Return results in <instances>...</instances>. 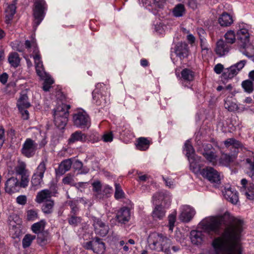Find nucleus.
<instances>
[{
	"label": "nucleus",
	"instance_id": "nucleus-16",
	"mask_svg": "<svg viewBox=\"0 0 254 254\" xmlns=\"http://www.w3.org/2000/svg\"><path fill=\"white\" fill-rule=\"evenodd\" d=\"M195 213L194 209L188 205L184 206L182 212L179 216V219L186 222H189Z\"/></svg>",
	"mask_w": 254,
	"mask_h": 254
},
{
	"label": "nucleus",
	"instance_id": "nucleus-49",
	"mask_svg": "<svg viewBox=\"0 0 254 254\" xmlns=\"http://www.w3.org/2000/svg\"><path fill=\"white\" fill-rule=\"evenodd\" d=\"M115 197L117 199H119L125 197V193L122 190L120 185L118 184H115Z\"/></svg>",
	"mask_w": 254,
	"mask_h": 254
},
{
	"label": "nucleus",
	"instance_id": "nucleus-57",
	"mask_svg": "<svg viewBox=\"0 0 254 254\" xmlns=\"http://www.w3.org/2000/svg\"><path fill=\"white\" fill-rule=\"evenodd\" d=\"M16 202L21 205H25L27 202V197L25 195H21L16 198Z\"/></svg>",
	"mask_w": 254,
	"mask_h": 254
},
{
	"label": "nucleus",
	"instance_id": "nucleus-46",
	"mask_svg": "<svg viewBox=\"0 0 254 254\" xmlns=\"http://www.w3.org/2000/svg\"><path fill=\"white\" fill-rule=\"evenodd\" d=\"M46 170V162L44 161L41 162L38 166L34 174L40 177H44V174Z\"/></svg>",
	"mask_w": 254,
	"mask_h": 254
},
{
	"label": "nucleus",
	"instance_id": "nucleus-52",
	"mask_svg": "<svg viewBox=\"0 0 254 254\" xmlns=\"http://www.w3.org/2000/svg\"><path fill=\"white\" fill-rule=\"evenodd\" d=\"M176 212L175 211L168 216L169 230L172 231L176 220Z\"/></svg>",
	"mask_w": 254,
	"mask_h": 254
},
{
	"label": "nucleus",
	"instance_id": "nucleus-1",
	"mask_svg": "<svg viewBox=\"0 0 254 254\" xmlns=\"http://www.w3.org/2000/svg\"><path fill=\"white\" fill-rule=\"evenodd\" d=\"M229 223L220 237L212 242L215 254H241L240 238L243 221L225 212L220 217H211L201 222L203 230L209 235H219L223 223Z\"/></svg>",
	"mask_w": 254,
	"mask_h": 254
},
{
	"label": "nucleus",
	"instance_id": "nucleus-10",
	"mask_svg": "<svg viewBox=\"0 0 254 254\" xmlns=\"http://www.w3.org/2000/svg\"><path fill=\"white\" fill-rule=\"evenodd\" d=\"M93 226L95 234L100 236L104 237L109 232V226L99 218H93Z\"/></svg>",
	"mask_w": 254,
	"mask_h": 254
},
{
	"label": "nucleus",
	"instance_id": "nucleus-21",
	"mask_svg": "<svg viewBox=\"0 0 254 254\" xmlns=\"http://www.w3.org/2000/svg\"><path fill=\"white\" fill-rule=\"evenodd\" d=\"M93 252L98 254H103L105 251V243L101 240L95 237L93 239Z\"/></svg>",
	"mask_w": 254,
	"mask_h": 254
},
{
	"label": "nucleus",
	"instance_id": "nucleus-41",
	"mask_svg": "<svg viewBox=\"0 0 254 254\" xmlns=\"http://www.w3.org/2000/svg\"><path fill=\"white\" fill-rule=\"evenodd\" d=\"M36 239L35 235L26 234L22 240V247L24 249L28 248L31 245L32 241Z\"/></svg>",
	"mask_w": 254,
	"mask_h": 254
},
{
	"label": "nucleus",
	"instance_id": "nucleus-45",
	"mask_svg": "<svg viewBox=\"0 0 254 254\" xmlns=\"http://www.w3.org/2000/svg\"><path fill=\"white\" fill-rule=\"evenodd\" d=\"M190 162V170L194 173H197L199 170V165L198 164L196 157L188 159Z\"/></svg>",
	"mask_w": 254,
	"mask_h": 254
},
{
	"label": "nucleus",
	"instance_id": "nucleus-48",
	"mask_svg": "<svg viewBox=\"0 0 254 254\" xmlns=\"http://www.w3.org/2000/svg\"><path fill=\"white\" fill-rule=\"evenodd\" d=\"M93 190L96 192L95 195L97 198L101 199L102 196L100 193L101 184L99 181H96L92 184Z\"/></svg>",
	"mask_w": 254,
	"mask_h": 254
},
{
	"label": "nucleus",
	"instance_id": "nucleus-14",
	"mask_svg": "<svg viewBox=\"0 0 254 254\" xmlns=\"http://www.w3.org/2000/svg\"><path fill=\"white\" fill-rule=\"evenodd\" d=\"M20 189L19 185V180L15 177L8 179L5 184V190L8 193H12L18 191Z\"/></svg>",
	"mask_w": 254,
	"mask_h": 254
},
{
	"label": "nucleus",
	"instance_id": "nucleus-37",
	"mask_svg": "<svg viewBox=\"0 0 254 254\" xmlns=\"http://www.w3.org/2000/svg\"><path fill=\"white\" fill-rule=\"evenodd\" d=\"M8 60L12 66L17 67L19 65L20 59L18 54L14 52L9 55Z\"/></svg>",
	"mask_w": 254,
	"mask_h": 254
},
{
	"label": "nucleus",
	"instance_id": "nucleus-55",
	"mask_svg": "<svg viewBox=\"0 0 254 254\" xmlns=\"http://www.w3.org/2000/svg\"><path fill=\"white\" fill-rule=\"evenodd\" d=\"M38 217V213L36 210L30 209L27 211V219L34 220Z\"/></svg>",
	"mask_w": 254,
	"mask_h": 254
},
{
	"label": "nucleus",
	"instance_id": "nucleus-27",
	"mask_svg": "<svg viewBox=\"0 0 254 254\" xmlns=\"http://www.w3.org/2000/svg\"><path fill=\"white\" fill-rule=\"evenodd\" d=\"M16 12V6L15 4H11L8 5L5 10V22L9 24L13 19V16Z\"/></svg>",
	"mask_w": 254,
	"mask_h": 254
},
{
	"label": "nucleus",
	"instance_id": "nucleus-47",
	"mask_svg": "<svg viewBox=\"0 0 254 254\" xmlns=\"http://www.w3.org/2000/svg\"><path fill=\"white\" fill-rule=\"evenodd\" d=\"M21 179L20 182H19L20 188H25L27 187L29 184V179L28 173L20 175Z\"/></svg>",
	"mask_w": 254,
	"mask_h": 254
},
{
	"label": "nucleus",
	"instance_id": "nucleus-13",
	"mask_svg": "<svg viewBox=\"0 0 254 254\" xmlns=\"http://www.w3.org/2000/svg\"><path fill=\"white\" fill-rule=\"evenodd\" d=\"M57 191H52L50 190L45 189L39 191L35 198V201L38 203H42L49 199L52 196H55Z\"/></svg>",
	"mask_w": 254,
	"mask_h": 254
},
{
	"label": "nucleus",
	"instance_id": "nucleus-18",
	"mask_svg": "<svg viewBox=\"0 0 254 254\" xmlns=\"http://www.w3.org/2000/svg\"><path fill=\"white\" fill-rule=\"evenodd\" d=\"M224 144L226 148L231 147V148H233L234 154H237L239 152V149L242 147V143L236 140L233 138H228L224 141Z\"/></svg>",
	"mask_w": 254,
	"mask_h": 254
},
{
	"label": "nucleus",
	"instance_id": "nucleus-38",
	"mask_svg": "<svg viewBox=\"0 0 254 254\" xmlns=\"http://www.w3.org/2000/svg\"><path fill=\"white\" fill-rule=\"evenodd\" d=\"M186 13V9L184 4L179 3L175 5L173 10V15L177 17H182Z\"/></svg>",
	"mask_w": 254,
	"mask_h": 254
},
{
	"label": "nucleus",
	"instance_id": "nucleus-56",
	"mask_svg": "<svg viewBox=\"0 0 254 254\" xmlns=\"http://www.w3.org/2000/svg\"><path fill=\"white\" fill-rule=\"evenodd\" d=\"M185 2L192 9H195L197 7V3L196 0H184Z\"/></svg>",
	"mask_w": 254,
	"mask_h": 254
},
{
	"label": "nucleus",
	"instance_id": "nucleus-6",
	"mask_svg": "<svg viewBox=\"0 0 254 254\" xmlns=\"http://www.w3.org/2000/svg\"><path fill=\"white\" fill-rule=\"evenodd\" d=\"M46 2L44 0H37L35 2L34 9V26L37 27L44 17V11L46 9Z\"/></svg>",
	"mask_w": 254,
	"mask_h": 254
},
{
	"label": "nucleus",
	"instance_id": "nucleus-62",
	"mask_svg": "<svg viewBox=\"0 0 254 254\" xmlns=\"http://www.w3.org/2000/svg\"><path fill=\"white\" fill-rule=\"evenodd\" d=\"M156 7L162 8L166 2V0H153Z\"/></svg>",
	"mask_w": 254,
	"mask_h": 254
},
{
	"label": "nucleus",
	"instance_id": "nucleus-28",
	"mask_svg": "<svg viewBox=\"0 0 254 254\" xmlns=\"http://www.w3.org/2000/svg\"><path fill=\"white\" fill-rule=\"evenodd\" d=\"M28 96L26 94L21 95L18 99L17 106L19 110L23 111V109H27L30 106V103L28 101Z\"/></svg>",
	"mask_w": 254,
	"mask_h": 254
},
{
	"label": "nucleus",
	"instance_id": "nucleus-39",
	"mask_svg": "<svg viewBox=\"0 0 254 254\" xmlns=\"http://www.w3.org/2000/svg\"><path fill=\"white\" fill-rule=\"evenodd\" d=\"M26 164L25 162L18 160V164L15 167V172L19 175L28 173V171L26 169Z\"/></svg>",
	"mask_w": 254,
	"mask_h": 254
},
{
	"label": "nucleus",
	"instance_id": "nucleus-3",
	"mask_svg": "<svg viewBox=\"0 0 254 254\" xmlns=\"http://www.w3.org/2000/svg\"><path fill=\"white\" fill-rule=\"evenodd\" d=\"M69 105L62 104L59 106L54 112V123L55 126L60 129H64L65 127L67 121L69 113L68 110L70 109Z\"/></svg>",
	"mask_w": 254,
	"mask_h": 254
},
{
	"label": "nucleus",
	"instance_id": "nucleus-59",
	"mask_svg": "<svg viewBox=\"0 0 254 254\" xmlns=\"http://www.w3.org/2000/svg\"><path fill=\"white\" fill-rule=\"evenodd\" d=\"M4 140V129L2 127H0V149L3 145Z\"/></svg>",
	"mask_w": 254,
	"mask_h": 254
},
{
	"label": "nucleus",
	"instance_id": "nucleus-60",
	"mask_svg": "<svg viewBox=\"0 0 254 254\" xmlns=\"http://www.w3.org/2000/svg\"><path fill=\"white\" fill-rule=\"evenodd\" d=\"M113 134L112 132L106 133L103 135L102 138L105 142H111L113 140Z\"/></svg>",
	"mask_w": 254,
	"mask_h": 254
},
{
	"label": "nucleus",
	"instance_id": "nucleus-11",
	"mask_svg": "<svg viewBox=\"0 0 254 254\" xmlns=\"http://www.w3.org/2000/svg\"><path fill=\"white\" fill-rule=\"evenodd\" d=\"M174 51L176 56L181 60L187 58L189 54V48L185 42L178 43L175 47Z\"/></svg>",
	"mask_w": 254,
	"mask_h": 254
},
{
	"label": "nucleus",
	"instance_id": "nucleus-29",
	"mask_svg": "<svg viewBox=\"0 0 254 254\" xmlns=\"http://www.w3.org/2000/svg\"><path fill=\"white\" fill-rule=\"evenodd\" d=\"M202 155L207 161L212 165H215L217 162V156L212 151L207 150L204 148Z\"/></svg>",
	"mask_w": 254,
	"mask_h": 254
},
{
	"label": "nucleus",
	"instance_id": "nucleus-22",
	"mask_svg": "<svg viewBox=\"0 0 254 254\" xmlns=\"http://www.w3.org/2000/svg\"><path fill=\"white\" fill-rule=\"evenodd\" d=\"M190 239L191 243L196 245L201 244L203 241V235L201 231L192 230L190 233Z\"/></svg>",
	"mask_w": 254,
	"mask_h": 254
},
{
	"label": "nucleus",
	"instance_id": "nucleus-7",
	"mask_svg": "<svg viewBox=\"0 0 254 254\" xmlns=\"http://www.w3.org/2000/svg\"><path fill=\"white\" fill-rule=\"evenodd\" d=\"M38 149V144L31 138H27L22 145L21 153L27 158L33 157Z\"/></svg>",
	"mask_w": 254,
	"mask_h": 254
},
{
	"label": "nucleus",
	"instance_id": "nucleus-54",
	"mask_svg": "<svg viewBox=\"0 0 254 254\" xmlns=\"http://www.w3.org/2000/svg\"><path fill=\"white\" fill-rule=\"evenodd\" d=\"M241 192L243 193L248 199L251 200L254 199V191L247 192L246 190V189L244 188H241Z\"/></svg>",
	"mask_w": 254,
	"mask_h": 254
},
{
	"label": "nucleus",
	"instance_id": "nucleus-17",
	"mask_svg": "<svg viewBox=\"0 0 254 254\" xmlns=\"http://www.w3.org/2000/svg\"><path fill=\"white\" fill-rule=\"evenodd\" d=\"M130 210L127 207L121 208L117 212L116 218L119 222L126 223L130 219Z\"/></svg>",
	"mask_w": 254,
	"mask_h": 254
},
{
	"label": "nucleus",
	"instance_id": "nucleus-34",
	"mask_svg": "<svg viewBox=\"0 0 254 254\" xmlns=\"http://www.w3.org/2000/svg\"><path fill=\"white\" fill-rule=\"evenodd\" d=\"M45 225V221L42 220L38 222L33 224L31 226V229L35 234H37L45 231L44 229Z\"/></svg>",
	"mask_w": 254,
	"mask_h": 254
},
{
	"label": "nucleus",
	"instance_id": "nucleus-5",
	"mask_svg": "<svg viewBox=\"0 0 254 254\" xmlns=\"http://www.w3.org/2000/svg\"><path fill=\"white\" fill-rule=\"evenodd\" d=\"M73 124L75 126L80 128L90 126V119L88 115L84 111H79L74 114L72 117Z\"/></svg>",
	"mask_w": 254,
	"mask_h": 254
},
{
	"label": "nucleus",
	"instance_id": "nucleus-30",
	"mask_svg": "<svg viewBox=\"0 0 254 254\" xmlns=\"http://www.w3.org/2000/svg\"><path fill=\"white\" fill-rule=\"evenodd\" d=\"M150 145V141L145 137H141L137 139L136 147L140 150H146Z\"/></svg>",
	"mask_w": 254,
	"mask_h": 254
},
{
	"label": "nucleus",
	"instance_id": "nucleus-8",
	"mask_svg": "<svg viewBox=\"0 0 254 254\" xmlns=\"http://www.w3.org/2000/svg\"><path fill=\"white\" fill-rule=\"evenodd\" d=\"M200 174L211 183L220 184L221 183L220 173L212 167H207L202 169L200 170Z\"/></svg>",
	"mask_w": 254,
	"mask_h": 254
},
{
	"label": "nucleus",
	"instance_id": "nucleus-9",
	"mask_svg": "<svg viewBox=\"0 0 254 254\" xmlns=\"http://www.w3.org/2000/svg\"><path fill=\"white\" fill-rule=\"evenodd\" d=\"M246 64V60H242L229 68L225 69L222 74L224 78L231 79L234 77L244 67Z\"/></svg>",
	"mask_w": 254,
	"mask_h": 254
},
{
	"label": "nucleus",
	"instance_id": "nucleus-61",
	"mask_svg": "<svg viewBox=\"0 0 254 254\" xmlns=\"http://www.w3.org/2000/svg\"><path fill=\"white\" fill-rule=\"evenodd\" d=\"M73 181L72 176L70 174H68L63 179V183L64 184H70Z\"/></svg>",
	"mask_w": 254,
	"mask_h": 254
},
{
	"label": "nucleus",
	"instance_id": "nucleus-15",
	"mask_svg": "<svg viewBox=\"0 0 254 254\" xmlns=\"http://www.w3.org/2000/svg\"><path fill=\"white\" fill-rule=\"evenodd\" d=\"M231 48V46L227 44L225 41L220 39L216 43L215 52L219 56H223L227 54Z\"/></svg>",
	"mask_w": 254,
	"mask_h": 254
},
{
	"label": "nucleus",
	"instance_id": "nucleus-36",
	"mask_svg": "<svg viewBox=\"0 0 254 254\" xmlns=\"http://www.w3.org/2000/svg\"><path fill=\"white\" fill-rule=\"evenodd\" d=\"M241 85L244 91L248 94H251L254 91V83L250 79L243 81Z\"/></svg>",
	"mask_w": 254,
	"mask_h": 254
},
{
	"label": "nucleus",
	"instance_id": "nucleus-40",
	"mask_svg": "<svg viewBox=\"0 0 254 254\" xmlns=\"http://www.w3.org/2000/svg\"><path fill=\"white\" fill-rule=\"evenodd\" d=\"M182 78L187 81H191L194 79V72L188 68H185L181 71Z\"/></svg>",
	"mask_w": 254,
	"mask_h": 254
},
{
	"label": "nucleus",
	"instance_id": "nucleus-12",
	"mask_svg": "<svg viewBox=\"0 0 254 254\" xmlns=\"http://www.w3.org/2000/svg\"><path fill=\"white\" fill-rule=\"evenodd\" d=\"M237 40L241 47L246 48L250 43V34L246 28H242L238 31Z\"/></svg>",
	"mask_w": 254,
	"mask_h": 254
},
{
	"label": "nucleus",
	"instance_id": "nucleus-4",
	"mask_svg": "<svg viewBox=\"0 0 254 254\" xmlns=\"http://www.w3.org/2000/svg\"><path fill=\"white\" fill-rule=\"evenodd\" d=\"M99 86L102 85L98 84L96 88L93 91V99L97 105H104L109 100L110 92L105 86H102L100 89Z\"/></svg>",
	"mask_w": 254,
	"mask_h": 254
},
{
	"label": "nucleus",
	"instance_id": "nucleus-2",
	"mask_svg": "<svg viewBox=\"0 0 254 254\" xmlns=\"http://www.w3.org/2000/svg\"><path fill=\"white\" fill-rule=\"evenodd\" d=\"M147 241L151 250L157 252L163 251L165 254H171L170 248L172 242L162 234L152 233L148 236Z\"/></svg>",
	"mask_w": 254,
	"mask_h": 254
},
{
	"label": "nucleus",
	"instance_id": "nucleus-31",
	"mask_svg": "<svg viewBox=\"0 0 254 254\" xmlns=\"http://www.w3.org/2000/svg\"><path fill=\"white\" fill-rule=\"evenodd\" d=\"M237 154H233L229 155L226 153H222L220 159L219 163L224 166H228L231 162H233Z\"/></svg>",
	"mask_w": 254,
	"mask_h": 254
},
{
	"label": "nucleus",
	"instance_id": "nucleus-64",
	"mask_svg": "<svg viewBox=\"0 0 254 254\" xmlns=\"http://www.w3.org/2000/svg\"><path fill=\"white\" fill-rule=\"evenodd\" d=\"M223 69V65L220 64H217L214 67V71L217 74H220Z\"/></svg>",
	"mask_w": 254,
	"mask_h": 254
},
{
	"label": "nucleus",
	"instance_id": "nucleus-58",
	"mask_svg": "<svg viewBox=\"0 0 254 254\" xmlns=\"http://www.w3.org/2000/svg\"><path fill=\"white\" fill-rule=\"evenodd\" d=\"M197 33L199 35L200 41L205 40L206 32L202 28H199L197 30Z\"/></svg>",
	"mask_w": 254,
	"mask_h": 254
},
{
	"label": "nucleus",
	"instance_id": "nucleus-20",
	"mask_svg": "<svg viewBox=\"0 0 254 254\" xmlns=\"http://www.w3.org/2000/svg\"><path fill=\"white\" fill-rule=\"evenodd\" d=\"M87 140V135L81 131H76L72 133L68 139L69 143H73L77 141L84 142Z\"/></svg>",
	"mask_w": 254,
	"mask_h": 254
},
{
	"label": "nucleus",
	"instance_id": "nucleus-43",
	"mask_svg": "<svg viewBox=\"0 0 254 254\" xmlns=\"http://www.w3.org/2000/svg\"><path fill=\"white\" fill-rule=\"evenodd\" d=\"M224 107L225 109L230 112L236 111L239 108L236 103L230 101L228 98L225 100Z\"/></svg>",
	"mask_w": 254,
	"mask_h": 254
},
{
	"label": "nucleus",
	"instance_id": "nucleus-23",
	"mask_svg": "<svg viewBox=\"0 0 254 254\" xmlns=\"http://www.w3.org/2000/svg\"><path fill=\"white\" fill-rule=\"evenodd\" d=\"M224 195L226 199L233 204H236L239 200L237 192L232 191L231 189L226 190L224 193Z\"/></svg>",
	"mask_w": 254,
	"mask_h": 254
},
{
	"label": "nucleus",
	"instance_id": "nucleus-44",
	"mask_svg": "<svg viewBox=\"0 0 254 254\" xmlns=\"http://www.w3.org/2000/svg\"><path fill=\"white\" fill-rule=\"evenodd\" d=\"M225 42L230 46L233 44L236 40L235 35L233 31H229L225 34Z\"/></svg>",
	"mask_w": 254,
	"mask_h": 254
},
{
	"label": "nucleus",
	"instance_id": "nucleus-35",
	"mask_svg": "<svg viewBox=\"0 0 254 254\" xmlns=\"http://www.w3.org/2000/svg\"><path fill=\"white\" fill-rule=\"evenodd\" d=\"M246 162L248 165L246 168V174L252 180H254V161L251 159L247 158Z\"/></svg>",
	"mask_w": 254,
	"mask_h": 254
},
{
	"label": "nucleus",
	"instance_id": "nucleus-32",
	"mask_svg": "<svg viewBox=\"0 0 254 254\" xmlns=\"http://www.w3.org/2000/svg\"><path fill=\"white\" fill-rule=\"evenodd\" d=\"M49 233L47 231H44L37 234V241L38 244L41 246L46 245L49 239Z\"/></svg>",
	"mask_w": 254,
	"mask_h": 254
},
{
	"label": "nucleus",
	"instance_id": "nucleus-42",
	"mask_svg": "<svg viewBox=\"0 0 254 254\" xmlns=\"http://www.w3.org/2000/svg\"><path fill=\"white\" fill-rule=\"evenodd\" d=\"M35 64L36 71L37 75L41 79H44L46 76L47 73L44 70V68L42 62Z\"/></svg>",
	"mask_w": 254,
	"mask_h": 254
},
{
	"label": "nucleus",
	"instance_id": "nucleus-25",
	"mask_svg": "<svg viewBox=\"0 0 254 254\" xmlns=\"http://www.w3.org/2000/svg\"><path fill=\"white\" fill-rule=\"evenodd\" d=\"M218 21L221 26H230L233 22L232 17L227 12H223L219 18Z\"/></svg>",
	"mask_w": 254,
	"mask_h": 254
},
{
	"label": "nucleus",
	"instance_id": "nucleus-53",
	"mask_svg": "<svg viewBox=\"0 0 254 254\" xmlns=\"http://www.w3.org/2000/svg\"><path fill=\"white\" fill-rule=\"evenodd\" d=\"M42 177H40L39 175H37L34 173L32 176L31 179V184L33 186H37L41 184V183L43 182Z\"/></svg>",
	"mask_w": 254,
	"mask_h": 254
},
{
	"label": "nucleus",
	"instance_id": "nucleus-50",
	"mask_svg": "<svg viewBox=\"0 0 254 254\" xmlns=\"http://www.w3.org/2000/svg\"><path fill=\"white\" fill-rule=\"evenodd\" d=\"M242 188L246 189V191H254V184L253 183L248 184V181L246 179H243L241 181Z\"/></svg>",
	"mask_w": 254,
	"mask_h": 254
},
{
	"label": "nucleus",
	"instance_id": "nucleus-19",
	"mask_svg": "<svg viewBox=\"0 0 254 254\" xmlns=\"http://www.w3.org/2000/svg\"><path fill=\"white\" fill-rule=\"evenodd\" d=\"M72 164V162L71 158L63 160L56 170V173L61 175L64 174L66 172L70 170Z\"/></svg>",
	"mask_w": 254,
	"mask_h": 254
},
{
	"label": "nucleus",
	"instance_id": "nucleus-33",
	"mask_svg": "<svg viewBox=\"0 0 254 254\" xmlns=\"http://www.w3.org/2000/svg\"><path fill=\"white\" fill-rule=\"evenodd\" d=\"M185 150L186 151V156L188 159L197 157L195 154L194 149L189 140H187L185 144Z\"/></svg>",
	"mask_w": 254,
	"mask_h": 254
},
{
	"label": "nucleus",
	"instance_id": "nucleus-51",
	"mask_svg": "<svg viewBox=\"0 0 254 254\" xmlns=\"http://www.w3.org/2000/svg\"><path fill=\"white\" fill-rule=\"evenodd\" d=\"M81 219L79 217L76 216L74 215H71L68 219V223L73 226H76L81 223Z\"/></svg>",
	"mask_w": 254,
	"mask_h": 254
},
{
	"label": "nucleus",
	"instance_id": "nucleus-26",
	"mask_svg": "<svg viewBox=\"0 0 254 254\" xmlns=\"http://www.w3.org/2000/svg\"><path fill=\"white\" fill-rule=\"evenodd\" d=\"M165 213V210L161 205H157L152 213V216L155 220H161L164 217Z\"/></svg>",
	"mask_w": 254,
	"mask_h": 254
},
{
	"label": "nucleus",
	"instance_id": "nucleus-24",
	"mask_svg": "<svg viewBox=\"0 0 254 254\" xmlns=\"http://www.w3.org/2000/svg\"><path fill=\"white\" fill-rule=\"evenodd\" d=\"M43 203L41 207L42 211L46 215L51 214L54 211V200L49 199Z\"/></svg>",
	"mask_w": 254,
	"mask_h": 254
},
{
	"label": "nucleus",
	"instance_id": "nucleus-63",
	"mask_svg": "<svg viewBox=\"0 0 254 254\" xmlns=\"http://www.w3.org/2000/svg\"><path fill=\"white\" fill-rule=\"evenodd\" d=\"M86 183L79 182L78 183H75L72 186L75 187V188L80 191H83V189L85 188Z\"/></svg>",
	"mask_w": 254,
	"mask_h": 254
}]
</instances>
